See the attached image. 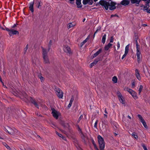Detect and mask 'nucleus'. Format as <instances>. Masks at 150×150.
<instances>
[{
    "instance_id": "obj_1",
    "label": "nucleus",
    "mask_w": 150,
    "mask_h": 150,
    "mask_svg": "<svg viewBox=\"0 0 150 150\" xmlns=\"http://www.w3.org/2000/svg\"><path fill=\"white\" fill-rule=\"evenodd\" d=\"M21 96V99H23L26 102H31L37 108H38V105L37 103L35 102V99L30 97H28L27 94H20Z\"/></svg>"
},
{
    "instance_id": "obj_2",
    "label": "nucleus",
    "mask_w": 150,
    "mask_h": 150,
    "mask_svg": "<svg viewBox=\"0 0 150 150\" xmlns=\"http://www.w3.org/2000/svg\"><path fill=\"white\" fill-rule=\"evenodd\" d=\"M4 129L9 134L13 135L17 134L18 133V131L17 129L14 128H11L8 126L4 127Z\"/></svg>"
},
{
    "instance_id": "obj_3",
    "label": "nucleus",
    "mask_w": 150,
    "mask_h": 150,
    "mask_svg": "<svg viewBox=\"0 0 150 150\" xmlns=\"http://www.w3.org/2000/svg\"><path fill=\"white\" fill-rule=\"evenodd\" d=\"M98 139L100 150H104L105 148V143L103 138L99 135L98 136Z\"/></svg>"
},
{
    "instance_id": "obj_4",
    "label": "nucleus",
    "mask_w": 150,
    "mask_h": 150,
    "mask_svg": "<svg viewBox=\"0 0 150 150\" xmlns=\"http://www.w3.org/2000/svg\"><path fill=\"white\" fill-rule=\"evenodd\" d=\"M98 4L104 6L106 10H107L108 9L109 6V2H107L104 0H101L98 3Z\"/></svg>"
},
{
    "instance_id": "obj_5",
    "label": "nucleus",
    "mask_w": 150,
    "mask_h": 150,
    "mask_svg": "<svg viewBox=\"0 0 150 150\" xmlns=\"http://www.w3.org/2000/svg\"><path fill=\"white\" fill-rule=\"evenodd\" d=\"M101 60L102 57L100 56L97 57L94 60V61L92 63L90 64V67L91 68H92L93 66L96 64L98 62L100 61H101Z\"/></svg>"
},
{
    "instance_id": "obj_6",
    "label": "nucleus",
    "mask_w": 150,
    "mask_h": 150,
    "mask_svg": "<svg viewBox=\"0 0 150 150\" xmlns=\"http://www.w3.org/2000/svg\"><path fill=\"white\" fill-rule=\"evenodd\" d=\"M52 114L53 116L56 119H57L59 117V112L57 111L54 108H52Z\"/></svg>"
},
{
    "instance_id": "obj_7",
    "label": "nucleus",
    "mask_w": 150,
    "mask_h": 150,
    "mask_svg": "<svg viewBox=\"0 0 150 150\" xmlns=\"http://www.w3.org/2000/svg\"><path fill=\"white\" fill-rule=\"evenodd\" d=\"M137 116L139 118L140 121L142 123L145 128H147V127L146 123L145 122L144 119L141 116V115H140L139 114L137 115Z\"/></svg>"
},
{
    "instance_id": "obj_8",
    "label": "nucleus",
    "mask_w": 150,
    "mask_h": 150,
    "mask_svg": "<svg viewBox=\"0 0 150 150\" xmlns=\"http://www.w3.org/2000/svg\"><path fill=\"white\" fill-rule=\"evenodd\" d=\"M63 49L65 52L69 54L71 53V49L67 45H64L63 47Z\"/></svg>"
},
{
    "instance_id": "obj_9",
    "label": "nucleus",
    "mask_w": 150,
    "mask_h": 150,
    "mask_svg": "<svg viewBox=\"0 0 150 150\" xmlns=\"http://www.w3.org/2000/svg\"><path fill=\"white\" fill-rule=\"evenodd\" d=\"M102 51V48L99 49L98 51L96 52L93 54L92 56L91 57V59H92L96 57L98 55H99L100 53Z\"/></svg>"
},
{
    "instance_id": "obj_10",
    "label": "nucleus",
    "mask_w": 150,
    "mask_h": 150,
    "mask_svg": "<svg viewBox=\"0 0 150 150\" xmlns=\"http://www.w3.org/2000/svg\"><path fill=\"white\" fill-rule=\"evenodd\" d=\"M10 32H9V35L11 36L13 35H19V33L18 31L13 29H11Z\"/></svg>"
},
{
    "instance_id": "obj_11",
    "label": "nucleus",
    "mask_w": 150,
    "mask_h": 150,
    "mask_svg": "<svg viewBox=\"0 0 150 150\" xmlns=\"http://www.w3.org/2000/svg\"><path fill=\"white\" fill-rule=\"evenodd\" d=\"M141 54V53L140 51L136 52L137 62L139 63L141 62L142 60V57L140 56Z\"/></svg>"
},
{
    "instance_id": "obj_12",
    "label": "nucleus",
    "mask_w": 150,
    "mask_h": 150,
    "mask_svg": "<svg viewBox=\"0 0 150 150\" xmlns=\"http://www.w3.org/2000/svg\"><path fill=\"white\" fill-rule=\"evenodd\" d=\"M129 3V0H123L120 2V4L123 6H125L128 5Z\"/></svg>"
},
{
    "instance_id": "obj_13",
    "label": "nucleus",
    "mask_w": 150,
    "mask_h": 150,
    "mask_svg": "<svg viewBox=\"0 0 150 150\" xmlns=\"http://www.w3.org/2000/svg\"><path fill=\"white\" fill-rule=\"evenodd\" d=\"M118 98L119 101L122 104H125V100L124 98L122 95V94H119L118 95Z\"/></svg>"
},
{
    "instance_id": "obj_14",
    "label": "nucleus",
    "mask_w": 150,
    "mask_h": 150,
    "mask_svg": "<svg viewBox=\"0 0 150 150\" xmlns=\"http://www.w3.org/2000/svg\"><path fill=\"white\" fill-rule=\"evenodd\" d=\"M81 0H76V4L78 8H81L82 6V5L81 4Z\"/></svg>"
},
{
    "instance_id": "obj_15",
    "label": "nucleus",
    "mask_w": 150,
    "mask_h": 150,
    "mask_svg": "<svg viewBox=\"0 0 150 150\" xmlns=\"http://www.w3.org/2000/svg\"><path fill=\"white\" fill-rule=\"evenodd\" d=\"M124 90L125 91H127L129 94H136L135 91L128 87L125 88Z\"/></svg>"
},
{
    "instance_id": "obj_16",
    "label": "nucleus",
    "mask_w": 150,
    "mask_h": 150,
    "mask_svg": "<svg viewBox=\"0 0 150 150\" xmlns=\"http://www.w3.org/2000/svg\"><path fill=\"white\" fill-rule=\"evenodd\" d=\"M54 90L56 94H60V93H61L60 94H63L62 91L60 88L57 87H55Z\"/></svg>"
},
{
    "instance_id": "obj_17",
    "label": "nucleus",
    "mask_w": 150,
    "mask_h": 150,
    "mask_svg": "<svg viewBox=\"0 0 150 150\" xmlns=\"http://www.w3.org/2000/svg\"><path fill=\"white\" fill-rule=\"evenodd\" d=\"M34 4V0L33 2H31L30 3L29 9L31 11L32 13L34 11V9L33 8V5Z\"/></svg>"
},
{
    "instance_id": "obj_18",
    "label": "nucleus",
    "mask_w": 150,
    "mask_h": 150,
    "mask_svg": "<svg viewBox=\"0 0 150 150\" xmlns=\"http://www.w3.org/2000/svg\"><path fill=\"white\" fill-rule=\"evenodd\" d=\"M135 75L136 76L137 78L139 80H140L141 79V77L139 74L138 69H136L135 70Z\"/></svg>"
},
{
    "instance_id": "obj_19",
    "label": "nucleus",
    "mask_w": 150,
    "mask_h": 150,
    "mask_svg": "<svg viewBox=\"0 0 150 150\" xmlns=\"http://www.w3.org/2000/svg\"><path fill=\"white\" fill-rule=\"evenodd\" d=\"M90 37V36L89 35L87 37L86 39L85 40H83L80 44V47H81L82 46L85 44L88 40Z\"/></svg>"
},
{
    "instance_id": "obj_20",
    "label": "nucleus",
    "mask_w": 150,
    "mask_h": 150,
    "mask_svg": "<svg viewBox=\"0 0 150 150\" xmlns=\"http://www.w3.org/2000/svg\"><path fill=\"white\" fill-rule=\"evenodd\" d=\"M74 100V97L73 96H72L70 100L68 106V108H70Z\"/></svg>"
},
{
    "instance_id": "obj_21",
    "label": "nucleus",
    "mask_w": 150,
    "mask_h": 150,
    "mask_svg": "<svg viewBox=\"0 0 150 150\" xmlns=\"http://www.w3.org/2000/svg\"><path fill=\"white\" fill-rule=\"evenodd\" d=\"M43 58L45 64H48L50 63L48 56L43 57Z\"/></svg>"
},
{
    "instance_id": "obj_22",
    "label": "nucleus",
    "mask_w": 150,
    "mask_h": 150,
    "mask_svg": "<svg viewBox=\"0 0 150 150\" xmlns=\"http://www.w3.org/2000/svg\"><path fill=\"white\" fill-rule=\"evenodd\" d=\"M112 45V44L110 43H108L107 45H105L104 47V49L106 51L108 50Z\"/></svg>"
},
{
    "instance_id": "obj_23",
    "label": "nucleus",
    "mask_w": 150,
    "mask_h": 150,
    "mask_svg": "<svg viewBox=\"0 0 150 150\" xmlns=\"http://www.w3.org/2000/svg\"><path fill=\"white\" fill-rule=\"evenodd\" d=\"M42 51V54L43 57L47 56V50L46 49H44V48H43Z\"/></svg>"
},
{
    "instance_id": "obj_24",
    "label": "nucleus",
    "mask_w": 150,
    "mask_h": 150,
    "mask_svg": "<svg viewBox=\"0 0 150 150\" xmlns=\"http://www.w3.org/2000/svg\"><path fill=\"white\" fill-rule=\"evenodd\" d=\"M38 77L39 79H40L41 81V82H43L44 81V78L42 76L41 74H40L38 75Z\"/></svg>"
},
{
    "instance_id": "obj_25",
    "label": "nucleus",
    "mask_w": 150,
    "mask_h": 150,
    "mask_svg": "<svg viewBox=\"0 0 150 150\" xmlns=\"http://www.w3.org/2000/svg\"><path fill=\"white\" fill-rule=\"evenodd\" d=\"M37 3H35V4H36V5L38 6L37 8H39L40 7H41V6L40 5L41 3H42L41 1H39L38 0L36 1Z\"/></svg>"
},
{
    "instance_id": "obj_26",
    "label": "nucleus",
    "mask_w": 150,
    "mask_h": 150,
    "mask_svg": "<svg viewBox=\"0 0 150 150\" xmlns=\"http://www.w3.org/2000/svg\"><path fill=\"white\" fill-rule=\"evenodd\" d=\"M106 34H105L103 36L102 42L104 44L105 42V39H106Z\"/></svg>"
},
{
    "instance_id": "obj_27",
    "label": "nucleus",
    "mask_w": 150,
    "mask_h": 150,
    "mask_svg": "<svg viewBox=\"0 0 150 150\" xmlns=\"http://www.w3.org/2000/svg\"><path fill=\"white\" fill-rule=\"evenodd\" d=\"M112 81L114 83H116L117 82V79L116 76H114L112 78Z\"/></svg>"
},
{
    "instance_id": "obj_28",
    "label": "nucleus",
    "mask_w": 150,
    "mask_h": 150,
    "mask_svg": "<svg viewBox=\"0 0 150 150\" xmlns=\"http://www.w3.org/2000/svg\"><path fill=\"white\" fill-rule=\"evenodd\" d=\"M136 52H139L140 51V45H139L138 43H136Z\"/></svg>"
},
{
    "instance_id": "obj_29",
    "label": "nucleus",
    "mask_w": 150,
    "mask_h": 150,
    "mask_svg": "<svg viewBox=\"0 0 150 150\" xmlns=\"http://www.w3.org/2000/svg\"><path fill=\"white\" fill-rule=\"evenodd\" d=\"M109 9L111 11L113 10L116 8V6H110Z\"/></svg>"
},
{
    "instance_id": "obj_30",
    "label": "nucleus",
    "mask_w": 150,
    "mask_h": 150,
    "mask_svg": "<svg viewBox=\"0 0 150 150\" xmlns=\"http://www.w3.org/2000/svg\"><path fill=\"white\" fill-rule=\"evenodd\" d=\"M129 44L127 45L125 48V52L128 53L129 52Z\"/></svg>"
},
{
    "instance_id": "obj_31",
    "label": "nucleus",
    "mask_w": 150,
    "mask_h": 150,
    "mask_svg": "<svg viewBox=\"0 0 150 150\" xmlns=\"http://www.w3.org/2000/svg\"><path fill=\"white\" fill-rule=\"evenodd\" d=\"M132 135L133 136L135 139H138V136L136 133L134 132H133L132 134Z\"/></svg>"
},
{
    "instance_id": "obj_32",
    "label": "nucleus",
    "mask_w": 150,
    "mask_h": 150,
    "mask_svg": "<svg viewBox=\"0 0 150 150\" xmlns=\"http://www.w3.org/2000/svg\"><path fill=\"white\" fill-rule=\"evenodd\" d=\"M143 86L142 85H140V86H139V92L138 94H140L141 92L142 91L143 89Z\"/></svg>"
},
{
    "instance_id": "obj_33",
    "label": "nucleus",
    "mask_w": 150,
    "mask_h": 150,
    "mask_svg": "<svg viewBox=\"0 0 150 150\" xmlns=\"http://www.w3.org/2000/svg\"><path fill=\"white\" fill-rule=\"evenodd\" d=\"M90 1V0H83V4L84 5H86L87 4H88L89 1Z\"/></svg>"
},
{
    "instance_id": "obj_34",
    "label": "nucleus",
    "mask_w": 150,
    "mask_h": 150,
    "mask_svg": "<svg viewBox=\"0 0 150 150\" xmlns=\"http://www.w3.org/2000/svg\"><path fill=\"white\" fill-rule=\"evenodd\" d=\"M136 33H135V38L134 39V40L135 41L136 43H138V42L137 41L138 39V36L137 35H136Z\"/></svg>"
},
{
    "instance_id": "obj_35",
    "label": "nucleus",
    "mask_w": 150,
    "mask_h": 150,
    "mask_svg": "<svg viewBox=\"0 0 150 150\" xmlns=\"http://www.w3.org/2000/svg\"><path fill=\"white\" fill-rule=\"evenodd\" d=\"M74 25L72 24L71 23H69L68 25L67 28L68 29L74 26Z\"/></svg>"
},
{
    "instance_id": "obj_36",
    "label": "nucleus",
    "mask_w": 150,
    "mask_h": 150,
    "mask_svg": "<svg viewBox=\"0 0 150 150\" xmlns=\"http://www.w3.org/2000/svg\"><path fill=\"white\" fill-rule=\"evenodd\" d=\"M116 4V3L114 2L111 1L110 4L109 3V6H115Z\"/></svg>"
},
{
    "instance_id": "obj_37",
    "label": "nucleus",
    "mask_w": 150,
    "mask_h": 150,
    "mask_svg": "<svg viewBox=\"0 0 150 150\" xmlns=\"http://www.w3.org/2000/svg\"><path fill=\"white\" fill-rule=\"evenodd\" d=\"M28 44L25 47V49H24V54H25L28 48Z\"/></svg>"
},
{
    "instance_id": "obj_38",
    "label": "nucleus",
    "mask_w": 150,
    "mask_h": 150,
    "mask_svg": "<svg viewBox=\"0 0 150 150\" xmlns=\"http://www.w3.org/2000/svg\"><path fill=\"white\" fill-rule=\"evenodd\" d=\"M141 145L144 150H148L146 146L144 144H142Z\"/></svg>"
},
{
    "instance_id": "obj_39",
    "label": "nucleus",
    "mask_w": 150,
    "mask_h": 150,
    "mask_svg": "<svg viewBox=\"0 0 150 150\" xmlns=\"http://www.w3.org/2000/svg\"><path fill=\"white\" fill-rule=\"evenodd\" d=\"M132 97L134 98L135 99H137L138 98V96L137 95V94H131Z\"/></svg>"
},
{
    "instance_id": "obj_40",
    "label": "nucleus",
    "mask_w": 150,
    "mask_h": 150,
    "mask_svg": "<svg viewBox=\"0 0 150 150\" xmlns=\"http://www.w3.org/2000/svg\"><path fill=\"white\" fill-rule=\"evenodd\" d=\"M74 0H69L68 2L71 4H74Z\"/></svg>"
},
{
    "instance_id": "obj_41",
    "label": "nucleus",
    "mask_w": 150,
    "mask_h": 150,
    "mask_svg": "<svg viewBox=\"0 0 150 150\" xmlns=\"http://www.w3.org/2000/svg\"><path fill=\"white\" fill-rule=\"evenodd\" d=\"M117 17L118 18H119V16H118V15L116 14H114V15H113V14L111 15L110 16V18H112L113 17Z\"/></svg>"
},
{
    "instance_id": "obj_42",
    "label": "nucleus",
    "mask_w": 150,
    "mask_h": 150,
    "mask_svg": "<svg viewBox=\"0 0 150 150\" xmlns=\"http://www.w3.org/2000/svg\"><path fill=\"white\" fill-rule=\"evenodd\" d=\"M57 96L59 98H62L63 95V94H57Z\"/></svg>"
},
{
    "instance_id": "obj_43",
    "label": "nucleus",
    "mask_w": 150,
    "mask_h": 150,
    "mask_svg": "<svg viewBox=\"0 0 150 150\" xmlns=\"http://www.w3.org/2000/svg\"><path fill=\"white\" fill-rule=\"evenodd\" d=\"M113 40H114L113 37V36H111V38H110V43L111 42H113Z\"/></svg>"
},
{
    "instance_id": "obj_44",
    "label": "nucleus",
    "mask_w": 150,
    "mask_h": 150,
    "mask_svg": "<svg viewBox=\"0 0 150 150\" xmlns=\"http://www.w3.org/2000/svg\"><path fill=\"white\" fill-rule=\"evenodd\" d=\"M132 88H134L135 86V82L134 81L132 82Z\"/></svg>"
},
{
    "instance_id": "obj_45",
    "label": "nucleus",
    "mask_w": 150,
    "mask_h": 150,
    "mask_svg": "<svg viewBox=\"0 0 150 150\" xmlns=\"http://www.w3.org/2000/svg\"><path fill=\"white\" fill-rule=\"evenodd\" d=\"M8 149L11 150L10 147L6 144H5L4 145Z\"/></svg>"
},
{
    "instance_id": "obj_46",
    "label": "nucleus",
    "mask_w": 150,
    "mask_h": 150,
    "mask_svg": "<svg viewBox=\"0 0 150 150\" xmlns=\"http://www.w3.org/2000/svg\"><path fill=\"white\" fill-rule=\"evenodd\" d=\"M150 6L149 4L146 5V6H144V9H149V7Z\"/></svg>"
},
{
    "instance_id": "obj_47",
    "label": "nucleus",
    "mask_w": 150,
    "mask_h": 150,
    "mask_svg": "<svg viewBox=\"0 0 150 150\" xmlns=\"http://www.w3.org/2000/svg\"><path fill=\"white\" fill-rule=\"evenodd\" d=\"M93 0H90V1H89L88 3V4L89 5H91L93 4Z\"/></svg>"
},
{
    "instance_id": "obj_48",
    "label": "nucleus",
    "mask_w": 150,
    "mask_h": 150,
    "mask_svg": "<svg viewBox=\"0 0 150 150\" xmlns=\"http://www.w3.org/2000/svg\"><path fill=\"white\" fill-rule=\"evenodd\" d=\"M56 134L57 135H58L59 137H61L62 136V134L59 133L57 132H56Z\"/></svg>"
},
{
    "instance_id": "obj_49",
    "label": "nucleus",
    "mask_w": 150,
    "mask_h": 150,
    "mask_svg": "<svg viewBox=\"0 0 150 150\" xmlns=\"http://www.w3.org/2000/svg\"><path fill=\"white\" fill-rule=\"evenodd\" d=\"M127 54V53L125 52L124 54L123 55L122 57V59H123L126 56Z\"/></svg>"
},
{
    "instance_id": "obj_50",
    "label": "nucleus",
    "mask_w": 150,
    "mask_h": 150,
    "mask_svg": "<svg viewBox=\"0 0 150 150\" xmlns=\"http://www.w3.org/2000/svg\"><path fill=\"white\" fill-rule=\"evenodd\" d=\"M141 1V0H137V2L136 4H138V5H136V6H138L139 5V3Z\"/></svg>"
},
{
    "instance_id": "obj_51",
    "label": "nucleus",
    "mask_w": 150,
    "mask_h": 150,
    "mask_svg": "<svg viewBox=\"0 0 150 150\" xmlns=\"http://www.w3.org/2000/svg\"><path fill=\"white\" fill-rule=\"evenodd\" d=\"M143 11H146L147 13H148V12H150V9H143Z\"/></svg>"
},
{
    "instance_id": "obj_52",
    "label": "nucleus",
    "mask_w": 150,
    "mask_h": 150,
    "mask_svg": "<svg viewBox=\"0 0 150 150\" xmlns=\"http://www.w3.org/2000/svg\"><path fill=\"white\" fill-rule=\"evenodd\" d=\"M81 137L83 139H84L85 137L84 135V134H83V133H81Z\"/></svg>"
},
{
    "instance_id": "obj_53",
    "label": "nucleus",
    "mask_w": 150,
    "mask_h": 150,
    "mask_svg": "<svg viewBox=\"0 0 150 150\" xmlns=\"http://www.w3.org/2000/svg\"><path fill=\"white\" fill-rule=\"evenodd\" d=\"M98 121L97 120H96L94 124V127L96 128H97V125L98 123Z\"/></svg>"
},
{
    "instance_id": "obj_54",
    "label": "nucleus",
    "mask_w": 150,
    "mask_h": 150,
    "mask_svg": "<svg viewBox=\"0 0 150 150\" xmlns=\"http://www.w3.org/2000/svg\"><path fill=\"white\" fill-rule=\"evenodd\" d=\"M52 40H50L49 42V44H48V46L51 47V46L52 45Z\"/></svg>"
},
{
    "instance_id": "obj_55",
    "label": "nucleus",
    "mask_w": 150,
    "mask_h": 150,
    "mask_svg": "<svg viewBox=\"0 0 150 150\" xmlns=\"http://www.w3.org/2000/svg\"><path fill=\"white\" fill-rule=\"evenodd\" d=\"M117 50H118L120 47V44L119 42H118L117 43Z\"/></svg>"
},
{
    "instance_id": "obj_56",
    "label": "nucleus",
    "mask_w": 150,
    "mask_h": 150,
    "mask_svg": "<svg viewBox=\"0 0 150 150\" xmlns=\"http://www.w3.org/2000/svg\"><path fill=\"white\" fill-rule=\"evenodd\" d=\"M78 93L79 92H78L77 90H74L73 93H74V94H78Z\"/></svg>"
},
{
    "instance_id": "obj_57",
    "label": "nucleus",
    "mask_w": 150,
    "mask_h": 150,
    "mask_svg": "<svg viewBox=\"0 0 150 150\" xmlns=\"http://www.w3.org/2000/svg\"><path fill=\"white\" fill-rule=\"evenodd\" d=\"M6 30L7 31L9 32H10V31H11V30L9 29L8 28H6Z\"/></svg>"
},
{
    "instance_id": "obj_58",
    "label": "nucleus",
    "mask_w": 150,
    "mask_h": 150,
    "mask_svg": "<svg viewBox=\"0 0 150 150\" xmlns=\"http://www.w3.org/2000/svg\"><path fill=\"white\" fill-rule=\"evenodd\" d=\"M0 81L2 83L3 86H4V82H3L2 79L0 76Z\"/></svg>"
},
{
    "instance_id": "obj_59",
    "label": "nucleus",
    "mask_w": 150,
    "mask_h": 150,
    "mask_svg": "<svg viewBox=\"0 0 150 150\" xmlns=\"http://www.w3.org/2000/svg\"><path fill=\"white\" fill-rule=\"evenodd\" d=\"M146 2H145V5L146 6V5H149V1H146Z\"/></svg>"
},
{
    "instance_id": "obj_60",
    "label": "nucleus",
    "mask_w": 150,
    "mask_h": 150,
    "mask_svg": "<svg viewBox=\"0 0 150 150\" xmlns=\"http://www.w3.org/2000/svg\"><path fill=\"white\" fill-rule=\"evenodd\" d=\"M92 144H93V145H95L96 144L95 142L94 141V140H93V139H92Z\"/></svg>"
},
{
    "instance_id": "obj_61",
    "label": "nucleus",
    "mask_w": 150,
    "mask_h": 150,
    "mask_svg": "<svg viewBox=\"0 0 150 150\" xmlns=\"http://www.w3.org/2000/svg\"><path fill=\"white\" fill-rule=\"evenodd\" d=\"M101 27L100 26H99V27L98 28V29H97V30L98 31H100V30H101Z\"/></svg>"
},
{
    "instance_id": "obj_62",
    "label": "nucleus",
    "mask_w": 150,
    "mask_h": 150,
    "mask_svg": "<svg viewBox=\"0 0 150 150\" xmlns=\"http://www.w3.org/2000/svg\"><path fill=\"white\" fill-rule=\"evenodd\" d=\"M101 121L103 123L105 124L106 122V121L105 120H103L102 119H101Z\"/></svg>"
},
{
    "instance_id": "obj_63",
    "label": "nucleus",
    "mask_w": 150,
    "mask_h": 150,
    "mask_svg": "<svg viewBox=\"0 0 150 150\" xmlns=\"http://www.w3.org/2000/svg\"><path fill=\"white\" fill-rule=\"evenodd\" d=\"M18 24H14L13 26H12V28H14L15 27H16V26Z\"/></svg>"
},
{
    "instance_id": "obj_64",
    "label": "nucleus",
    "mask_w": 150,
    "mask_h": 150,
    "mask_svg": "<svg viewBox=\"0 0 150 150\" xmlns=\"http://www.w3.org/2000/svg\"><path fill=\"white\" fill-rule=\"evenodd\" d=\"M104 118H106L107 117V115L106 114H104Z\"/></svg>"
}]
</instances>
